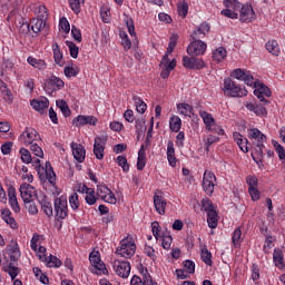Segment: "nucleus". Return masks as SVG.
I'll return each instance as SVG.
<instances>
[{"label": "nucleus", "instance_id": "obj_5", "mask_svg": "<svg viewBox=\"0 0 285 285\" xmlns=\"http://www.w3.org/2000/svg\"><path fill=\"white\" fill-rule=\"evenodd\" d=\"M208 46L206 42L199 40V39H193V41L187 47V53L190 57H202L206 52V49Z\"/></svg>", "mask_w": 285, "mask_h": 285}, {"label": "nucleus", "instance_id": "obj_45", "mask_svg": "<svg viewBox=\"0 0 285 285\" xmlns=\"http://www.w3.org/2000/svg\"><path fill=\"white\" fill-rule=\"evenodd\" d=\"M16 26L19 28V32L20 35H30V23L23 21V20H20L18 22H16Z\"/></svg>", "mask_w": 285, "mask_h": 285}, {"label": "nucleus", "instance_id": "obj_30", "mask_svg": "<svg viewBox=\"0 0 285 285\" xmlns=\"http://www.w3.org/2000/svg\"><path fill=\"white\" fill-rule=\"evenodd\" d=\"M167 159L169 161V166H177V157H175V142L173 140H169L167 144Z\"/></svg>", "mask_w": 285, "mask_h": 285}, {"label": "nucleus", "instance_id": "obj_35", "mask_svg": "<svg viewBox=\"0 0 285 285\" xmlns=\"http://www.w3.org/2000/svg\"><path fill=\"white\" fill-rule=\"evenodd\" d=\"M9 205L11 206L12 210L16 213L21 212V207H19V202L17 200V191L14 189H9Z\"/></svg>", "mask_w": 285, "mask_h": 285}, {"label": "nucleus", "instance_id": "obj_3", "mask_svg": "<svg viewBox=\"0 0 285 285\" xmlns=\"http://www.w3.org/2000/svg\"><path fill=\"white\" fill-rule=\"evenodd\" d=\"M39 139H41L39 131L32 127H26L24 131L19 136V142L24 144V146H32Z\"/></svg>", "mask_w": 285, "mask_h": 285}, {"label": "nucleus", "instance_id": "obj_27", "mask_svg": "<svg viewBox=\"0 0 285 285\" xmlns=\"http://www.w3.org/2000/svg\"><path fill=\"white\" fill-rule=\"evenodd\" d=\"M246 108L247 110H250V112H254L255 115H257V117H266L267 115L266 107L262 105L247 102Z\"/></svg>", "mask_w": 285, "mask_h": 285}, {"label": "nucleus", "instance_id": "obj_22", "mask_svg": "<svg viewBox=\"0 0 285 285\" xmlns=\"http://www.w3.org/2000/svg\"><path fill=\"white\" fill-rule=\"evenodd\" d=\"M1 218L13 230H17L19 228V225L17 224V220L14 219V217H12V212H10V209L8 208L1 209Z\"/></svg>", "mask_w": 285, "mask_h": 285}, {"label": "nucleus", "instance_id": "obj_2", "mask_svg": "<svg viewBox=\"0 0 285 285\" xmlns=\"http://www.w3.org/2000/svg\"><path fill=\"white\" fill-rule=\"evenodd\" d=\"M137 250V245L132 242V238H126L120 242V247L116 249V255L125 257V259H130Z\"/></svg>", "mask_w": 285, "mask_h": 285}, {"label": "nucleus", "instance_id": "obj_54", "mask_svg": "<svg viewBox=\"0 0 285 285\" xmlns=\"http://www.w3.org/2000/svg\"><path fill=\"white\" fill-rule=\"evenodd\" d=\"M161 246L165 250H170V246L173 245V236L170 235H163L160 236Z\"/></svg>", "mask_w": 285, "mask_h": 285}, {"label": "nucleus", "instance_id": "obj_4", "mask_svg": "<svg viewBox=\"0 0 285 285\" xmlns=\"http://www.w3.org/2000/svg\"><path fill=\"white\" fill-rule=\"evenodd\" d=\"M53 206L57 219H66V217H68V200L66 199V196L56 198Z\"/></svg>", "mask_w": 285, "mask_h": 285}, {"label": "nucleus", "instance_id": "obj_16", "mask_svg": "<svg viewBox=\"0 0 285 285\" xmlns=\"http://www.w3.org/2000/svg\"><path fill=\"white\" fill-rule=\"evenodd\" d=\"M7 255H9L11 262H18L21 257V250L19 249V243L12 239L6 247Z\"/></svg>", "mask_w": 285, "mask_h": 285}, {"label": "nucleus", "instance_id": "obj_25", "mask_svg": "<svg viewBox=\"0 0 285 285\" xmlns=\"http://www.w3.org/2000/svg\"><path fill=\"white\" fill-rule=\"evenodd\" d=\"M208 32H210V24L203 22L197 29L194 30L191 39H204Z\"/></svg>", "mask_w": 285, "mask_h": 285}, {"label": "nucleus", "instance_id": "obj_61", "mask_svg": "<svg viewBox=\"0 0 285 285\" xmlns=\"http://www.w3.org/2000/svg\"><path fill=\"white\" fill-rule=\"evenodd\" d=\"M63 72L67 77H77L79 75V69L76 67H72V66H67L65 67L63 69Z\"/></svg>", "mask_w": 285, "mask_h": 285}, {"label": "nucleus", "instance_id": "obj_18", "mask_svg": "<svg viewBox=\"0 0 285 285\" xmlns=\"http://www.w3.org/2000/svg\"><path fill=\"white\" fill-rule=\"evenodd\" d=\"M254 95L259 99V101H262V104L267 105L268 100L264 97H271L273 92H271V89L264 83H258V87L254 90Z\"/></svg>", "mask_w": 285, "mask_h": 285}, {"label": "nucleus", "instance_id": "obj_57", "mask_svg": "<svg viewBox=\"0 0 285 285\" xmlns=\"http://www.w3.org/2000/svg\"><path fill=\"white\" fill-rule=\"evenodd\" d=\"M36 12L38 13L37 19H48V9L46 6L39 4L36 7Z\"/></svg>", "mask_w": 285, "mask_h": 285}, {"label": "nucleus", "instance_id": "obj_42", "mask_svg": "<svg viewBox=\"0 0 285 285\" xmlns=\"http://www.w3.org/2000/svg\"><path fill=\"white\" fill-rule=\"evenodd\" d=\"M177 41H179V36L177 33H173L169 38V45L167 47V55H173V51L177 47Z\"/></svg>", "mask_w": 285, "mask_h": 285}, {"label": "nucleus", "instance_id": "obj_50", "mask_svg": "<svg viewBox=\"0 0 285 285\" xmlns=\"http://www.w3.org/2000/svg\"><path fill=\"white\" fill-rule=\"evenodd\" d=\"M218 223L219 220L217 219V212H209V214H207V224L209 228H215Z\"/></svg>", "mask_w": 285, "mask_h": 285}, {"label": "nucleus", "instance_id": "obj_31", "mask_svg": "<svg viewBox=\"0 0 285 285\" xmlns=\"http://www.w3.org/2000/svg\"><path fill=\"white\" fill-rule=\"evenodd\" d=\"M50 101L48 98H43L41 100L33 99L30 101V106L33 108V110H37L38 112H43L46 108H48Z\"/></svg>", "mask_w": 285, "mask_h": 285}, {"label": "nucleus", "instance_id": "obj_19", "mask_svg": "<svg viewBox=\"0 0 285 285\" xmlns=\"http://www.w3.org/2000/svg\"><path fill=\"white\" fill-rule=\"evenodd\" d=\"M72 155L79 164L86 161V148L81 144L71 142Z\"/></svg>", "mask_w": 285, "mask_h": 285}, {"label": "nucleus", "instance_id": "obj_62", "mask_svg": "<svg viewBox=\"0 0 285 285\" xmlns=\"http://www.w3.org/2000/svg\"><path fill=\"white\" fill-rule=\"evenodd\" d=\"M142 285H157V282L148 274V269H146L145 273L142 272Z\"/></svg>", "mask_w": 285, "mask_h": 285}, {"label": "nucleus", "instance_id": "obj_52", "mask_svg": "<svg viewBox=\"0 0 285 285\" xmlns=\"http://www.w3.org/2000/svg\"><path fill=\"white\" fill-rule=\"evenodd\" d=\"M202 206H203V210H205V213H207V215L216 212L215 205H213V202L210 199H203Z\"/></svg>", "mask_w": 285, "mask_h": 285}, {"label": "nucleus", "instance_id": "obj_63", "mask_svg": "<svg viewBox=\"0 0 285 285\" xmlns=\"http://www.w3.org/2000/svg\"><path fill=\"white\" fill-rule=\"evenodd\" d=\"M100 17L104 23H110V9L102 7L100 9Z\"/></svg>", "mask_w": 285, "mask_h": 285}, {"label": "nucleus", "instance_id": "obj_23", "mask_svg": "<svg viewBox=\"0 0 285 285\" xmlns=\"http://www.w3.org/2000/svg\"><path fill=\"white\" fill-rule=\"evenodd\" d=\"M154 206L158 215H166V198L164 196L158 195L157 193L154 195Z\"/></svg>", "mask_w": 285, "mask_h": 285}, {"label": "nucleus", "instance_id": "obj_64", "mask_svg": "<svg viewBox=\"0 0 285 285\" xmlns=\"http://www.w3.org/2000/svg\"><path fill=\"white\" fill-rule=\"evenodd\" d=\"M220 14H223V17H227V19H238L239 17V14L233 11V9H223Z\"/></svg>", "mask_w": 285, "mask_h": 285}, {"label": "nucleus", "instance_id": "obj_26", "mask_svg": "<svg viewBox=\"0 0 285 285\" xmlns=\"http://www.w3.org/2000/svg\"><path fill=\"white\" fill-rule=\"evenodd\" d=\"M31 30L35 35H39L46 28V20L43 18H32L30 21Z\"/></svg>", "mask_w": 285, "mask_h": 285}, {"label": "nucleus", "instance_id": "obj_9", "mask_svg": "<svg viewBox=\"0 0 285 285\" xmlns=\"http://www.w3.org/2000/svg\"><path fill=\"white\" fill-rule=\"evenodd\" d=\"M89 262L96 269V275H106L108 273V268H106V264L101 262V256H99V253H91L89 255Z\"/></svg>", "mask_w": 285, "mask_h": 285}, {"label": "nucleus", "instance_id": "obj_43", "mask_svg": "<svg viewBox=\"0 0 285 285\" xmlns=\"http://www.w3.org/2000/svg\"><path fill=\"white\" fill-rule=\"evenodd\" d=\"M134 101H135V106H136V110L137 112H139L140 115H144V112H146L148 106L146 105V102H144V100H141L139 97L134 96Z\"/></svg>", "mask_w": 285, "mask_h": 285}, {"label": "nucleus", "instance_id": "obj_13", "mask_svg": "<svg viewBox=\"0 0 285 285\" xmlns=\"http://www.w3.org/2000/svg\"><path fill=\"white\" fill-rule=\"evenodd\" d=\"M230 77L238 79V81H244L246 86H253V83H255V79L253 78V75H250V71L244 69H235Z\"/></svg>", "mask_w": 285, "mask_h": 285}, {"label": "nucleus", "instance_id": "obj_6", "mask_svg": "<svg viewBox=\"0 0 285 285\" xmlns=\"http://www.w3.org/2000/svg\"><path fill=\"white\" fill-rule=\"evenodd\" d=\"M217 181V177L210 170H205L203 176V189L206 195H213L215 193V184Z\"/></svg>", "mask_w": 285, "mask_h": 285}, {"label": "nucleus", "instance_id": "obj_56", "mask_svg": "<svg viewBox=\"0 0 285 285\" xmlns=\"http://www.w3.org/2000/svg\"><path fill=\"white\" fill-rule=\"evenodd\" d=\"M30 150L32 155H35L36 157L43 159V149L40 146H38L37 142L30 145Z\"/></svg>", "mask_w": 285, "mask_h": 285}, {"label": "nucleus", "instance_id": "obj_58", "mask_svg": "<svg viewBox=\"0 0 285 285\" xmlns=\"http://www.w3.org/2000/svg\"><path fill=\"white\" fill-rule=\"evenodd\" d=\"M71 10L76 12V14H79L81 12V3H83V0H68Z\"/></svg>", "mask_w": 285, "mask_h": 285}, {"label": "nucleus", "instance_id": "obj_1", "mask_svg": "<svg viewBox=\"0 0 285 285\" xmlns=\"http://www.w3.org/2000/svg\"><path fill=\"white\" fill-rule=\"evenodd\" d=\"M223 90L226 97H246L248 95V90L245 88L242 89V87L235 83L230 78H225Z\"/></svg>", "mask_w": 285, "mask_h": 285}, {"label": "nucleus", "instance_id": "obj_21", "mask_svg": "<svg viewBox=\"0 0 285 285\" xmlns=\"http://www.w3.org/2000/svg\"><path fill=\"white\" fill-rule=\"evenodd\" d=\"M0 264H2L4 273H8L11 279L17 278V275H19V267L12 266V263L6 261V256H3V258L0 257Z\"/></svg>", "mask_w": 285, "mask_h": 285}, {"label": "nucleus", "instance_id": "obj_51", "mask_svg": "<svg viewBox=\"0 0 285 285\" xmlns=\"http://www.w3.org/2000/svg\"><path fill=\"white\" fill-rule=\"evenodd\" d=\"M224 6L225 8L234 11L239 10L242 8V3L237 0H224Z\"/></svg>", "mask_w": 285, "mask_h": 285}, {"label": "nucleus", "instance_id": "obj_46", "mask_svg": "<svg viewBox=\"0 0 285 285\" xmlns=\"http://www.w3.org/2000/svg\"><path fill=\"white\" fill-rule=\"evenodd\" d=\"M177 10H178L179 17H181L183 19H186V17H188V2L186 1L179 2L177 4Z\"/></svg>", "mask_w": 285, "mask_h": 285}, {"label": "nucleus", "instance_id": "obj_60", "mask_svg": "<svg viewBox=\"0 0 285 285\" xmlns=\"http://www.w3.org/2000/svg\"><path fill=\"white\" fill-rule=\"evenodd\" d=\"M24 206L30 215H37V213H39V208H37V204H35V200H29L24 203Z\"/></svg>", "mask_w": 285, "mask_h": 285}, {"label": "nucleus", "instance_id": "obj_39", "mask_svg": "<svg viewBox=\"0 0 285 285\" xmlns=\"http://www.w3.org/2000/svg\"><path fill=\"white\" fill-rule=\"evenodd\" d=\"M45 179H48V181L51 184H55L56 181L55 170H52V165H50V161L46 163Z\"/></svg>", "mask_w": 285, "mask_h": 285}, {"label": "nucleus", "instance_id": "obj_59", "mask_svg": "<svg viewBox=\"0 0 285 285\" xmlns=\"http://www.w3.org/2000/svg\"><path fill=\"white\" fill-rule=\"evenodd\" d=\"M69 204L72 210H77L79 208V195L77 193L70 195Z\"/></svg>", "mask_w": 285, "mask_h": 285}, {"label": "nucleus", "instance_id": "obj_7", "mask_svg": "<svg viewBox=\"0 0 285 285\" xmlns=\"http://www.w3.org/2000/svg\"><path fill=\"white\" fill-rule=\"evenodd\" d=\"M106 144H108V135H100L95 138L94 155L98 159H104V151L106 150Z\"/></svg>", "mask_w": 285, "mask_h": 285}, {"label": "nucleus", "instance_id": "obj_44", "mask_svg": "<svg viewBox=\"0 0 285 285\" xmlns=\"http://www.w3.org/2000/svg\"><path fill=\"white\" fill-rule=\"evenodd\" d=\"M177 110L180 115H184L185 117H190L193 114V107L188 104H179L177 106Z\"/></svg>", "mask_w": 285, "mask_h": 285}, {"label": "nucleus", "instance_id": "obj_48", "mask_svg": "<svg viewBox=\"0 0 285 285\" xmlns=\"http://www.w3.org/2000/svg\"><path fill=\"white\" fill-rule=\"evenodd\" d=\"M273 259H274V264L275 266H277L278 268L282 266H284V255L282 254L281 250L275 249L274 254H273Z\"/></svg>", "mask_w": 285, "mask_h": 285}, {"label": "nucleus", "instance_id": "obj_47", "mask_svg": "<svg viewBox=\"0 0 285 285\" xmlns=\"http://www.w3.org/2000/svg\"><path fill=\"white\" fill-rule=\"evenodd\" d=\"M214 61H224L226 59V49L224 47H219L213 52Z\"/></svg>", "mask_w": 285, "mask_h": 285}, {"label": "nucleus", "instance_id": "obj_28", "mask_svg": "<svg viewBox=\"0 0 285 285\" xmlns=\"http://www.w3.org/2000/svg\"><path fill=\"white\" fill-rule=\"evenodd\" d=\"M38 202L47 217H52V215H55V212L52 210V204L46 199V196L41 195L40 198H38Z\"/></svg>", "mask_w": 285, "mask_h": 285}, {"label": "nucleus", "instance_id": "obj_20", "mask_svg": "<svg viewBox=\"0 0 285 285\" xmlns=\"http://www.w3.org/2000/svg\"><path fill=\"white\" fill-rule=\"evenodd\" d=\"M63 86H66V83L63 82V80H61V78L57 76H51L49 80H47L45 83V90H61Z\"/></svg>", "mask_w": 285, "mask_h": 285}, {"label": "nucleus", "instance_id": "obj_38", "mask_svg": "<svg viewBox=\"0 0 285 285\" xmlns=\"http://www.w3.org/2000/svg\"><path fill=\"white\" fill-rule=\"evenodd\" d=\"M265 47L271 55H274V57H279V43H277V40H269Z\"/></svg>", "mask_w": 285, "mask_h": 285}, {"label": "nucleus", "instance_id": "obj_10", "mask_svg": "<svg viewBox=\"0 0 285 285\" xmlns=\"http://www.w3.org/2000/svg\"><path fill=\"white\" fill-rule=\"evenodd\" d=\"M20 195L24 204L28 202H35V199L40 198V196H37V190L35 187H32L30 184H22L20 186Z\"/></svg>", "mask_w": 285, "mask_h": 285}, {"label": "nucleus", "instance_id": "obj_29", "mask_svg": "<svg viewBox=\"0 0 285 285\" xmlns=\"http://www.w3.org/2000/svg\"><path fill=\"white\" fill-rule=\"evenodd\" d=\"M234 141H236L237 146L243 153H248V139L244 138L242 134L239 132H234L233 134Z\"/></svg>", "mask_w": 285, "mask_h": 285}, {"label": "nucleus", "instance_id": "obj_33", "mask_svg": "<svg viewBox=\"0 0 285 285\" xmlns=\"http://www.w3.org/2000/svg\"><path fill=\"white\" fill-rule=\"evenodd\" d=\"M27 62L29 66H32V68H36L37 70H46L48 68L46 60L37 59L32 56L27 59Z\"/></svg>", "mask_w": 285, "mask_h": 285}, {"label": "nucleus", "instance_id": "obj_53", "mask_svg": "<svg viewBox=\"0 0 285 285\" xmlns=\"http://www.w3.org/2000/svg\"><path fill=\"white\" fill-rule=\"evenodd\" d=\"M20 156H21V161H23V164H32V155L28 149L21 148Z\"/></svg>", "mask_w": 285, "mask_h": 285}, {"label": "nucleus", "instance_id": "obj_8", "mask_svg": "<svg viewBox=\"0 0 285 285\" xmlns=\"http://www.w3.org/2000/svg\"><path fill=\"white\" fill-rule=\"evenodd\" d=\"M130 263L116 259L114 261V269L118 277H122V279H128L130 277Z\"/></svg>", "mask_w": 285, "mask_h": 285}, {"label": "nucleus", "instance_id": "obj_37", "mask_svg": "<svg viewBox=\"0 0 285 285\" xmlns=\"http://www.w3.org/2000/svg\"><path fill=\"white\" fill-rule=\"evenodd\" d=\"M52 50H53V59H55V62L58 65V66H63V53H61V49H59V45L57 42H55L52 45Z\"/></svg>", "mask_w": 285, "mask_h": 285}, {"label": "nucleus", "instance_id": "obj_40", "mask_svg": "<svg viewBox=\"0 0 285 285\" xmlns=\"http://www.w3.org/2000/svg\"><path fill=\"white\" fill-rule=\"evenodd\" d=\"M200 257L206 266H213V254L208 250V248L204 247L202 249Z\"/></svg>", "mask_w": 285, "mask_h": 285}, {"label": "nucleus", "instance_id": "obj_41", "mask_svg": "<svg viewBox=\"0 0 285 285\" xmlns=\"http://www.w3.org/2000/svg\"><path fill=\"white\" fill-rule=\"evenodd\" d=\"M56 106L61 110L63 117H70V107H68V102H66V100H57Z\"/></svg>", "mask_w": 285, "mask_h": 285}, {"label": "nucleus", "instance_id": "obj_12", "mask_svg": "<svg viewBox=\"0 0 285 285\" xmlns=\"http://www.w3.org/2000/svg\"><path fill=\"white\" fill-rule=\"evenodd\" d=\"M183 66L185 68H188L189 70H202L204 68V60L200 58H197V56H185L183 58Z\"/></svg>", "mask_w": 285, "mask_h": 285}, {"label": "nucleus", "instance_id": "obj_24", "mask_svg": "<svg viewBox=\"0 0 285 285\" xmlns=\"http://www.w3.org/2000/svg\"><path fill=\"white\" fill-rule=\"evenodd\" d=\"M40 262H45L48 268H59L61 266V259L57 256L50 255L47 257L46 255H39Z\"/></svg>", "mask_w": 285, "mask_h": 285}, {"label": "nucleus", "instance_id": "obj_49", "mask_svg": "<svg viewBox=\"0 0 285 285\" xmlns=\"http://www.w3.org/2000/svg\"><path fill=\"white\" fill-rule=\"evenodd\" d=\"M66 46L69 48L70 57H72V59H77V57H79V47L69 40L66 41Z\"/></svg>", "mask_w": 285, "mask_h": 285}, {"label": "nucleus", "instance_id": "obj_34", "mask_svg": "<svg viewBox=\"0 0 285 285\" xmlns=\"http://www.w3.org/2000/svg\"><path fill=\"white\" fill-rule=\"evenodd\" d=\"M199 117L203 119L206 126V130H209L210 128H213V126H215V118L212 114L207 111H199Z\"/></svg>", "mask_w": 285, "mask_h": 285}, {"label": "nucleus", "instance_id": "obj_11", "mask_svg": "<svg viewBox=\"0 0 285 285\" xmlns=\"http://www.w3.org/2000/svg\"><path fill=\"white\" fill-rule=\"evenodd\" d=\"M97 195L100 197V199H102V202H107V204H117L115 194L106 185L97 186Z\"/></svg>", "mask_w": 285, "mask_h": 285}, {"label": "nucleus", "instance_id": "obj_36", "mask_svg": "<svg viewBox=\"0 0 285 285\" xmlns=\"http://www.w3.org/2000/svg\"><path fill=\"white\" fill-rule=\"evenodd\" d=\"M169 128L173 132H179L181 130V118L179 116H173L169 119Z\"/></svg>", "mask_w": 285, "mask_h": 285}, {"label": "nucleus", "instance_id": "obj_14", "mask_svg": "<svg viewBox=\"0 0 285 285\" xmlns=\"http://www.w3.org/2000/svg\"><path fill=\"white\" fill-rule=\"evenodd\" d=\"M239 10V20L243 23H250V21H255V11L250 4L240 6Z\"/></svg>", "mask_w": 285, "mask_h": 285}, {"label": "nucleus", "instance_id": "obj_17", "mask_svg": "<svg viewBox=\"0 0 285 285\" xmlns=\"http://www.w3.org/2000/svg\"><path fill=\"white\" fill-rule=\"evenodd\" d=\"M97 126V118L95 116H82L73 118L72 125L79 128V126Z\"/></svg>", "mask_w": 285, "mask_h": 285}, {"label": "nucleus", "instance_id": "obj_32", "mask_svg": "<svg viewBox=\"0 0 285 285\" xmlns=\"http://www.w3.org/2000/svg\"><path fill=\"white\" fill-rule=\"evenodd\" d=\"M176 67L177 60L175 59H173L170 62L163 65V70L160 72L161 79H168V77H170V72H173V70H175Z\"/></svg>", "mask_w": 285, "mask_h": 285}, {"label": "nucleus", "instance_id": "obj_15", "mask_svg": "<svg viewBox=\"0 0 285 285\" xmlns=\"http://www.w3.org/2000/svg\"><path fill=\"white\" fill-rule=\"evenodd\" d=\"M266 141V135L261 136V140L255 144V153L252 154V158L256 164L262 163V159H264V142Z\"/></svg>", "mask_w": 285, "mask_h": 285}, {"label": "nucleus", "instance_id": "obj_55", "mask_svg": "<svg viewBox=\"0 0 285 285\" xmlns=\"http://www.w3.org/2000/svg\"><path fill=\"white\" fill-rule=\"evenodd\" d=\"M117 164L122 168L124 173H128V170H130V165H128L126 156H118Z\"/></svg>", "mask_w": 285, "mask_h": 285}]
</instances>
